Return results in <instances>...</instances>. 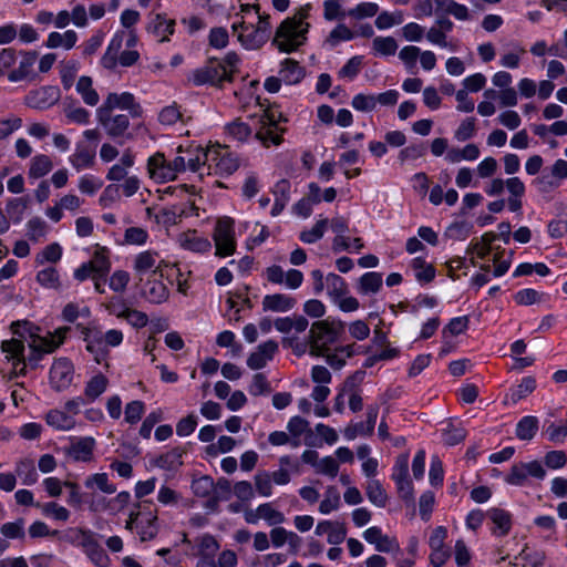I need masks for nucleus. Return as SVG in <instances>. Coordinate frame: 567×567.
Here are the masks:
<instances>
[{
  "label": "nucleus",
  "instance_id": "obj_7",
  "mask_svg": "<svg viewBox=\"0 0 567 567\" xmlns=\"http://www.w3.org/2000/svg\"><path fill=\"white\" fill-rule=\"evenodd\" d=\"M204 159H206V175L228 176L239 166L238 159L229 150L219 144L207 146Z\"/></svg>",
  "mask_w": 567,
  "mask_h": 567
},
{
  "label": "nucleus",
  "instance_id": "obj_8",
  "mask_svg": "<svg viewBox=\"0 0 567 567\" xmlns=\"http://www.w3.org/2000/svg\"><path fill=\"white\" fill-rule=\"evenodd\" d=\"M85 404L83 396H75L68 400L62 409H52L45 414V422L56 431L69 432L75 429V416Z\"/></svg>",
  "mask_w": 567,
  "mask_h": 567
},
{
  "label": "nucleus",
  "instance_id": "obj_4",
  "mask_svg": "<svg viewBox=\"0 0 567 567\" xmlns=\"http://www.w3.org/2000/svg\"><path fill=\"white\" fill-rule=\"evenodd\" d=\"M343 332V323L331 319L316 321L309 330V354L321 357L334 344Z\"/></svg>",
  "mask_w": 567,
  "mask_h": 567
},
{
  "label": "nucleus",
  "instance_id": "obj_39",
  "mask_svg": "<svg viewBox=\"0 0 567 567\" xmlns=\"http://www.w3.org/2000/svg\"><path fill=\"white\" fill-rule=\"evenodd\" d=\"M109 385V380L105 375L99 373L94 377H92L84 389V396L85 402H93L95 401L101 394H103Z\"/></svg>",
  "mask_w": 567,
  "mask_h": 567
},
{
  "label": "nucleus",
  "instance_id": "obj_23",
  "mask_svg": "<svg viewBox=\"0 0 567 567\" xmlns=\"http://www.w3.org/2000/svg\"><path fill=\"white\" fill-rule=\"evenodd\" d=\"M487 517L492 520L494 527L492 534L496 537L506 536L512 528V515L505 509L493 507L487 511Z\"/></svg>",
  "mask_w": 567,
  "mask_h": 567
},
{
  "label": "nucleus",
  "instance_id": "obj_31",
  "mask_svg": "<svg viewBox=\"0 0 567 567\" xmlns=\"http://www.w3.org/2000/svg\"><path fill=\"white\" fill-rule=\"evenodd\" d=\"M536 389V380L532 377L522 379L520 383L511 389L505 395L506 404H516L518 401L528 396Z\"/></svg>",
  "mask_w": 567,
  "mask_h": 567
},
{
  "label": "nucleus",
  "instance_id": "obj_29",
  "mask_svg": "<svg viewBox=\"0 0 567 567\" xmlns=\"http://www.w3.org/2000/svg\"><path fill=\"white\" fill-rule=\"evenodd\" d=\"M125 39V31H117L111 39L105 54L102 58V64L107 69L116 66L117 56L121 53L123 42Z\"/></svg>",
  "mask_w": 567,
  "mask_h": 567
},
{
  "label": "nucleus",
  "instance_id": "obj_19",
  "mask_svg": "<svg viewBox=\"0 0 567 567\" xmlns=\"http://www.w3.org/2000/svg\"><path fill=\"white\" fill-rule=\"evenodd\" d=\"M147 173L156 183H167L176 178L169 162L161 153H156L148 158Z\"/></svg>",
  "mask_w": 567,
  "mask_h": 567
},
{
  "label": "nucleus",
  "instance_id": "obj_26",
  "mask_svg": "<svg viewBox=\"0 0 567 567\" xmlns=\"http://www.w3.org/2000/svg\"><path fill=\"white\" fill-rule=\"evenodd\" d=\"M95 154L83 144H76L74 153L69 156V163L76 172L90 168L94 164Z\"/></svg>",
  "mask_w": 567,
  "mask_h": 567
},
{
  "label": "nucleus",
  "instance_id": "obj_61",
  "mask_svg": "<svg viewBox=\"0 0 567 567\" xmlns=\"http://www.w3.org/2000/svg\"><path fill=\"white\" fill-rule=\"evenodd\" d=\"M524 54L525 49L518 44H515L512 50L502 54L499 64L506 69H517Z\"/></svg>",
  "mask_w": 567,
  "mask_h": 567
},
{
  "label": "nucleus",
  "instance_id": "obj_27",
  "mask_svg": "<svg viewBox=\"0 0 567 567\" xmlns=\"http://www.w3.org/2000/svg\"><path fill=\"white\" fill-rule=\"evenodd\" d=\"M410 267L415 280L421 285L429 284L435 278V268L422 257L413 258Z\"/></svg>",
  "mask_w": 567,
  "mask_h": 567
},
{
  "label": "nucleus",
  "instance_id": "obj_43",
  "mask_svg": "<svg viewBox=\"0 0 567 567\" xmlns=\"http://www.w3.org/2000/svg\"><path fill=\"white\" fill-rule=\"evenodd\" d=\"M86 350L94 355L97 363H102L107 354V349L103 344L101 333L86 332L85 338Z\"/></svg>",
  "mask_w": 567,
  "mask_h": 567
},
{
  "label": "nucleus",
  "instance_id": "obj_25",
  "mask_svg": "<svg viewBox=\"0 0 567 567\" xmlns=\"http://www.w3.org/2000/svg\"><path fill=\"white\" fill-rule=\"evenodd\" d=\"M56 100V91L52 87H41L25 96V104L33 109H45Z\"/></svg>",
  "mask_w": 567,
  "mask_h": 567
},
{
  "label": "nucleus",
  "instance_id": "obj_28",
  "mask_svg": "<svg viewBox=\"0 0 567 567\" xmlns=\"http://www.w3.org/2000/svg\"><path fill=\"white\" fill-rule=\"evenodd\" d=\"M76 41L78 34L74 30H66L63 33L54 31L49 33L45 47L49 49L62 48L64 50H71L76 44Z\"/></svg>",
  "mask_w": 567,
  "mask_h": 567
},
{
  "label": "nucleus",
  "instance_id": "obj_9",
  "mask_svg": "<svg viewBox=\"0 0 567 567\" xmlns=\"http://www.w3.org/2000/svg\"><path fill=\"white\" fill-rule=\"evenodd\" d=\"M215 255L220 258L233 256L237 241L235 236V221L230 217H221L216 221L213 230Z\"/></svg>",
  "mask_w": 567,
  "mask_h": 567
},
{
  "label": "nucleus",
  "instance_id": "obj_60",
  "mask_svg": "<svg viewBox=\"0 0 567 567\" xmlns=\"http://www.w3.org/2000/svg\"><path fill=\"white\" fill-rule=\"evenodd\" d=\"M363 65V56L354 55L339 70V78L352 81L360 73Z\"/></svg>",
  "mask_w": 567,
  "mask_h": 567
},
{
  "label": "nucleus",
  "instance_id": "obj_17",
  "mask_svg": "<svg viewBox=\"0 0 567 567\" xmlns=\"http://www.w3.org/2000/svg\"><path fill=\"white\" fill-rule=\"evenodd\" d=\"M279 346L275 340H267L260 343L247 358V367L251 370L265 368L276 355Z\"/></svg>",
  "mask_w": 567,
  "mask_h": 567
},
{
  "label": "nucleus",
  "instance_id": "obj_21",
  "mask_svg": "<svg viewBox=\"0 0 567 567\" xmlns=\"http://www.w3.org/2000/svg\"><path fill=\"white\" fill-rule=\"evenodd\" d=\"M408 456H402L396 461L392 478L394 480L401 496L405 499H410L413 496V488L408 480Z\"/></svg>",
  "mask_w": 567,
  "mask_h": 567
},
{
  "label": "nucleus",
  "instance_id": "obj_20",
  "mask_svg": "<svg viewBox=\"0 0 567 567\" xmlns=\"http://www.w3.org/2000/svg\"><path fill=\"white\" fill-rule=\"evenodd\" d=\"M176 241L178 246L185 250H189L192 252H207L212 249V243L208 238L200 236L196 230L188 229L186 231L181 233Z\"/></svg>",
  "mask_w": 567,
  "mask_h": 567
},
{
  "label": "nucleus",
  "instance_id": "obj_22",
  "mask_svg": "<svg viewBox=\"0 0 567 567\" xmlns=\"http://www.w3.org/2000/svg\"><path fill=\"white\" fill-rule=\"evenodd\" d=\"M363 538L369 544L374 545L378 551L390 553L399 550L398 543L394 539L389 538L386 535H383L380 527H369L363 532Z\"/></svg>",
  "mask_w": 567,
  "mask_h": 567
},
{
  "label": "nucleus",
  "instance_id": "obj_12",
  "mask_svg": "<svg viewBox=\"0 0 567 567\" xmlns=\"http://www.w3.org/2000/svg\"><path fill=\"white\" fill-rule=\"evenodd\" d=\"M546 471L543 464L538 461H530L526 463H517L511 467L509 473L505 477V482L514 486H524L527 484L529 477L536 480H544Z\"/></svg>",
  "mask_w": 567,
  "mask_h": 567
},
{
  "label": "nucleus",
  "instance_id": "obj_16",
  "mask_svg": "<svg viewBox=\"0 0 567 567\" xmlns=\"http://www.w3.org/2000/svg\"><path fill=\"white\" fill-rule=\"evenodd\" d=\"M162 260L158 254L152 250L138 252L133 259V270L135 277L142 281L147 275H156L161 270Z\"/></svg>",
  "mask_w": 567,
  "mask_h": 567
},
{
  "label": "nucleus",
  "instance_id": "obj_6",
  "mask_svg": "<svg viewBox=\"0 0 567 567\" xmlns=\"http://www.w3.org/2000/svg\"><path fill=\"white\" fill-rule=\"evenodd\" d=\"M130 116L125 113L109 112L105 107L96 110V120L105 134L121 145L134 137L131 132Z\"/></svg>",
  "mask_w": 567,
  "mask_h": 567
},
{
  "label": "nucleus",
  "instance_id": "obj_1",
  "mask_svg": "<svg viewBox=\"0 0 567 567\" xmlns=\"http://www.w3.org/2000/svg\"><path fill=\"white\" fill-rule=\"evenodd\" d=\"M70 328L61 327L54 332L39 336L31 327L24 324L21 330H14L13 337L1 344L4 359L11 365L10 377L25 374L27 360L38 361L42 354L51 353L63 342Z\"/></svg>",
  "mask_w": 567,
  "mask_h": 567
},
{
  "label": "nucleus",
  "instance_id": "obj_55",
  "mask_svg": "<svg viewBox=\"0 0 567 567\" xmlns=\"http://www.w3.org/2000/svg\"><path fill=\"white\" fill-rule=\"evenodd\" d=\"M62 257V247L58 243H52L45 246L37 256V265H44L47 262L56 264Z\"/></svg>",
  "mask_w": 567,
  "mask_h": 567
},
{
  "label": "nucleus",
  "instance_id": "obj_49",
  "mask_svg": "<svg viewBox=\"0 0 567 567\" xmlns=\"http://www.w3.org/2000/svg\"><path fill=\"white\" fill-rule=\"evenodd\" d=\"M37 507H39L42 512V514L47 517L53 518L59 522H66L70 518V511L55 503V502H48L44 504H37Z\"/></svg>",
  "mask_w": 567,
  "mask_h": 567
},
{
  "label": "nucleus",
  "instance_id": "obj_10",
  "mask_svg": "<svg viewBox=\"0 0 567 567\" xmlns=\"http://www.w3.org/2000/svg\"><path fill=\"white\" fill-rule=\"evenodd\" d=\"M125 528L135 532L141 542L154 539L158 534V518L154 511H132L126 520Z\"/></svg>",
  "mask_w": 567,
  "mask_h": 567
},
{
  "label": "nucleus",
  "instance_id": "obj_63",
  "mask_svg": "<svg viewBox=\"0 0 567 567\" xmlns=\"http://www.w3.org/2000/svg\"><path fill=\"white\" fill-rule=\"evenodd\" d=\"M351 106L359 112H373L377 109L375 95L359 93L352 97Z\"/></svg>",
  "mask_w": 567,
  "mask_h": 567
},
{
  "label": "nucleus",
  "instance_id": "obj_30",
  "mask_svg": "<svg viewBox=\"0 0 567 567\" xmlns=\"http://www.w3.org/2000/svg\"><path fill=\"white\" fill-rule=\"evenodd\" d=\"M354 354V346L346 344L341 347H337L333 350L327 351L322 357L326 358L327 363L333 369H341L347 359L351 358Z\"/></svg>",
  "mask_w": 567,
  "mask_h": 567
},
{
  "label": "nucleus",
  "instance_id": "obj_33",
  "mask_svg": "<svg viewBox=\"0 0 567 567\" xmlns=\"http://www.w3.org/2000/svg\"><path fill=\"white\" fill-rule=\"evenodd\" d=\"M53 168V162L45 154H38L32 157L29 165L28 176L31 179H38L48 175Z\"/></svg>",
  "mask_w": 567,
  "mask_h": 567
},
{
  "label": "nucleus",
  "instance_id": "obj_50",
  "mask_svg": "<svg viewBox=\"0 0 567 567\" xmlns=\"http://www.w3.org/2000/svg\"><path fill=\"white\" fill-rule=\"evenodd\" d=\"M25 228L27 237L33 243H39L43 240L48 233V225L40 217L31 218L27 223Z\"/></svg>",
  "mask_w": 567,
  "mask_h": 567
},
{
  "label": "nucleus",
  "instance_id": "obj_48",
  "mask_svg": "<svg viewBox=\"0 0 567 567\" xmlns=\"http://www.w3.org/2000/svg\"><path fill=\"white\" fill-rule=\"evenodd\" d=\"M355 33L350 30L344 23L337 24L328 34L324 44L333 49L341 42L351 41L354 39Z\"/></svg>",
  "mask_w": 567,
  "mask_h": 567
},
{
  "label": "nucleus",
  "instance_id": "obj_37",
  "mask_svg": "<svg viewBox=\"0 0 567 567\" xmlns=\"http://www.w3.org/2000/svg\"><path fill=\"white\" fill-rule=\"evenodd\" d=\"M130 499H131V495L128 492L118 493L115 496V498L109 503V505L106 504L104 498L93 497L89 504V508L92 512H101V511H105L109 506H111V508L120 511L128 504Z\"/></svg>",
  "mask_w": 567,
  "mask_h": 567
},
{
  "label": "nucleus",
  "instance_id": "obj_5",
  "mask_svg": "<svg viewBox=\"0 0 567 567\" xmlns=\"http://www.w3.org/2000/svg\"><path fill=\"white\" fill-rule=\"evenodd\" d=\"M219 547L217 539L209 534L197 537L196 555L198 556V560L196 567H236L238 561L237 555L229 549L223 550L218 556V560L215 561V556Z\"/></svg>",
  "mask_w": 567,
  "mask_h": 567
},
{
  "label": "nucleus",
  "instance_id": "obj_53",
  "mask_svg": "<svg viewBox=\"0 0 567 567\" xmlns=\"http://www.w3.org/2000/svg\"><path fill=\"white\" fill-rule=\"evenodd\" d=\"M103 186V181L92 174H84L79 178V190L87 196H94Z\"/></svg>",
  "mask_w": 567,
  "mask_h": 567
},
{
  "label": "nucleus",
  "instance_id": "obj_32",
  "mask_svg": "<svg viewBox=\"0 0 567 567\" xmlns=\"http://www.w3.org/2000/svg\"><path fill=\"white\" fill-rule=\"evenodd\" d=\"M133 165L134 155L130 151H125L120 161L109 169L106 178L112 182H120L127 177V169Z\"/></svg>",
  "mask_w": 567,
  "mask_h": 567
},
{
  "label": "nucleus",
  "instance_id": "obj_46",
  "mask_svg": "<svg viewBox=\"0 0 567 567\" xmlns=\"http://www.w3.org/2000/svg\"><path fill=\"white\" fill-rule=\"evenodd\" d=\"M76 91L81 95L85 104L95 106L100 96L93 87L92 79L89 76H81L76 82Z\"/></svg>",
  "mask_w": 567,
  "mask_h": 567
},
{
  "label": "nucleus",
  "instance_id": "obj_52",
  "mask_svg": "<svg viewBox=\"0 0 567 567\" xmlns=\"http://www.w3.org/2000/svg\"><path fill=\"white\" fill-rule=\"evenodd\" d=\"M205 148L196 147L189 157L186 158V169L198 173L199 177L206 175V159H204Z\"/></svg>",
  "mask_w": 567,
  "mask_h": 567
},
{
  "label": "nucleus",
  "instance_id": "obj_14",
  "mask_svg": "<svg viewBox=\"0 0 567 567\" xmlns=\"http://www.w3.org/2000/svg\"><path fill=\"white\" fill-rule=\"evenodd\" d=\"M74 375V368L71 361L66 358H59L54 360L50 369V384L53 390L61 392L66 390Z\"/></svg>",
  "mask_w": 567,
  "mask_h": 567
},
{
  "label": "nucleus",
  "instance_id": "obj_15",
  "mask_svg": "<svg viewBox=\"0 0 567 567\" xmlns=\"http://www.w3.org/2000/svg\"><path fill=\"white\" fill-rule=\"evenodd\" d=\"M284 130L278 126L274 114L265 113L260 117V127L256 132V138L265 146L279 145L282 141Z\"/></svg>",
  "mask_w": 567,
  "mask_h": 567
},
{
  "label": "nucleus",
  "instance_id": "obj_42",
  "mask_svg": "<svg viewBox=\"0 0 567 567\" xmlns=\"http://www.w3.org/2000/svg\"><path fill=\"white\" fill-rule=\"evenodd\" d=\"M341 505V497L338 488L333 485L326 487L323 498L319 504V512L323 515H328L331 512L339 509Z\"/></svg>",
  "mask_w": 567,
  "mask_h": 567
},
{
  "label": "nucleus",
  "instance_id": "obj_11",
  "mask_svg": "<svg viewBox=\"0 0 567 567\" xmlns=\"http://www.w3.org/2000/svg\"><path fill=\"white\" fill-rule=\"evenodd\" d=\"M231 31L246 50H258L267 42L262 30H258L255 24L245 20V16L233 22Z\"/></svg>",
  "mask_w": 567,
  "mask_h": 567
},
{
  "label": "nucleus",
  "instance_id": "obj_24",
  "mask_svg": "<svg viewBox=\"0 0 567 567\" xmlns=\"http://www.w3.org/2000/svg\"><path fill=\"white\" fill-rule=\"evenodd\" d=\"M293 297L286 293L266 295L262 298V309L265 311L287 312L296 306Z\"/></svg>",
  "mask_w": 567,
  "mask_h": 567
},
{
  "label": "nucleus",
  "instance_id": "obj_59",
  "mask_svg": "<svg viewBox=\"0 0 567 567\" xmlns=\"http://www.w3.org/2000/svg\"><path fill=\"white\" fill-rule=\"evenodd\" d=\"M287 430L292 436V446L299 445V436L309 432V422L300 416H292L287 423Z\"/></svg>",
  "mask_w": 567,
  "mask_h": 567
},
{
  "label": "nucleus",
  "instance_id": "obj_54",
  "mask_svg": "<svg viewBox=\"0 0 567 567\" xmlns=\"http://www.w3.org/2000/svg\"><path fill=\"white\" fill-rule=\"evenodd\" d=\"M258 514L268 525L277 526L286 520L285 515L276 509L271 503H264L258 506Z\"/></svg>",
  "mask_w": 567,
  "mask_h": 567
},
{
  "label": "nucleus",
  "instance_id": "obj_3",
  "mask_svg": "<svg viewBox=\"0 0 567 567\" xmlns=\"http://www.w3.org/2000/svg\"><path fill=\"white\" fill-rule=\"evenodd\" d=\"M239 64V55L231 51L224 59H210L204 66L194 70L189 81L195 85L209 84L220 87L224 83L233 81L234 75L238 72Z\"/></svg>",
  "mask_w": 567,
  "mask_h": 567
},
{
  "label": "nucleus",
  "instance_id": "obj_38",
  "mask_svg": "<svg viewBox=\"0 0 567 567\" xmlns=\"http://www.w3.org/2000/svg\"><path fill=\"white\" fill-rule=\"evenodd\" d=\"M144 297L151 303L159 305L168 299L169 291L164 282L154 279L147 282Z\"/></svg>",
  "mask_w": 567,
  "mask_h": 567
},
{
  "label": "nucleus",
  "instance_id": "obj_40",
  "mask_svg": "<svg viewBox=\"0 0 567 567\" xmlns=\"http://www.w3.org/2000/svg\"><path fill=\"white\" fill-rule=\"evenodd\" d=\"M84 486L91 491H100L104 494H113L116 491L114 484L109 480L106 473H95L84 480Z\"/></svg>",
  "mask_w": 567,
  "mask_h": 567
},
{
  "label": "nucleus",
  "instance_id": "obj_34",
  "mask_svg": "<svg viewBox=\"0 0 567 567\" xmlns=\"http://www.w3.org/2000/svg\"><path fill=\"white\" fill-rule=\"evenodd\" d=\"M280 78L287 84H297L299 83L303 76L305 71L303 68L299 65V63L291 59H285L281 62V69L279 71Z\"/></svg>",
  "mask_w": 567,
  "mask_h": 567
},
{
  "label": "nucleus",
  "instance_id": "obj_56",
  "mask_svg": "<svg viewBox=\"0 0 567 567\" xmlns=\"http://www.w3.org/2000/svg\"><path fill=\"white\" fill-rule=\"evenodd\" d=\"M93 266V269L96 274L103 277L109 272L111 268V262L109 259V251L105 247H97L93 254V258L89 261Z\"/></svg>",
  "mask_w": 567,
  "mask_h": 567
},
{
  "label": "nucleus",
  "instance_id": "obj_51",
  "mask_svg": "<svg viewBox=\"0 0 567 567\" xmlns=\"http://www.w3.org/2000/svg\"><path fill=\"white\" fill-rule=\"evenodd\" d=\"M372 50L382 56L393 55L398 50V43L392 37H375L372 41Z\"/></svg>",
  "mask_w": 567,
  "mask_h": 567
},
{
  "label": "nucleus",
  "instance_id": "obj_35",
  "mask_svg": "<svg viewBox=\"0 0 567 567\" xmlns=\"http://www.w3.org/2000/svg\"><path fill=\"white\" fill-rule=\"evenodd\" d=\"M382 275L370 271L363 274L358 282V292L363 296L375 295L382 288Z\"/></svg>",
  "mask_w": 567,
  "mask_h": 567
},
{
  "label": "nucleus",
  "instance_id": "obj_18",
  "mask_svg": "<svg viewBox=\"0 0 567 567\" xmlns=\"http://www.w3.org/2000/svg\"><path fill=\"white\" fill-rule=\"evenodd\" d=\"M95 445L92 436L73 437L66 447V455L75 462H91Z\"/></svg>",
  "mask_w": 567,
  "mask_h": 567
},
{
  "label": "nucleus",
  "instance_id": "obj_41",
  "mask_svg": "<svg viewBox=\"0 0 567 567\" xmlns=\"http://www.w3.org/2000/svg\"><path fill=\"white\" fill-rule=\"evenodd\" d=\"M16 474L24 485H33L39 480L34 462L30 458H23L17 463Z\"/></svg>",
  "mask_w": 567,
  "mask_h": 567
},
{
  "label": "nucleus",
  "instance_id": "obj_44",
  "mask_svg": "<svg viewBox=\"0 0 567 567\" xmlns=\"http://www.w3.org/2000/svg\"><path fill=\"white\" fill-rule=\"evenodd\" d=\"M365 494L370 503L377 507H384L388 503V494L378 480H370L365 485Z\"/></svg>",
  "mask_w": 567,
  "mask_h": 567
},
{
  "label": "nucleus",
  "instance_id": "obj_57",
  "mask_svg": "<svg viewBox=\"0 0 567 567\" xmlns=\"http://www.w3.org/2000/svg\"><path fill=\"white\" fill-rule=\"evenodd\" d=\"M404 21V14L402 11H382L378 14L374 23L379 30H386L394 25H399Z\"/></svg>",
  "mask_w": 567,
  "mask_h": 567
},
{
  "label": "nucleus",
  "instance_id": "obj_64",
  "mask_svg": "<svg viewBox=\"0 0 567 567\" xmlns=\"http://www.w3.org/2000/svg\"><path fill=\"white\" fill-rule=\"evenodd\" d=\"M379 11V6L374 2H360L348 11V16L354 19H364L374 17Z\"/></svg>",
  "mask_w": 567,
  "mask_h": 567
},
{
  "label": "nucleus",
  "instance_id": "obj_13",
  "mask_svg": "<svg viewBox=\"0 0 567 567\" xmlns=\"http://www.w3.org/2000/svg\"><path fill=\"white\" fill-rule=\"evenodd\" d=\"M100 107H105L109 112H115V110L127 111L133 118L141 117L143 114L141 104L130 92L109 93Z\"/></svg>",
  "mask_w": 567,
  "mask_h": 567
},
{
  "label": "nucleus",
  "instance_id": "obj_45",
  "mask_svg": "<svg viewBox=\"0 0 567 567\" xmlns=\"http://www.w3.org/2000/svg\"><path fill=\"white\" fill-rule=\"evenodd\" d=\"M539 421L536 416L527 415L516 425V436L523 441H530L537 433Z\"/></svg>",
  "mask_w": 567,
  "mask_h": 567
},
{
  "label": "nucleus",
  "instance_id": "obj_62",
  "mask_svg": "<svg viewBox=\"0 0 567 567\" xmlns=\"http://www.w3.org/2000/svg\"><path fill=\"white\" fill-rule=\"evenodd\" d=\"M208 43L212 48L221 50L229 43V34L224 27L212 28L208 33Z\"/></svg>",
  "mask_w": 567,
  "mask_h": 567
},
{
  "label": "nucleus",
  "instance_id": "obj_47",
  "mask_svg": "<svg viewBox=\"0 0 567 567\" xmlns=\"http://www.w3.org/2000/svg\"><path fill=\"white\" fill-rule=\"evenodd\" d=\"M182 456L183 451L176 447L156 457L154 465L166 471H174L182 465Z\"/></svg>",
  "mask_w": 567,
  "mask_h": 567
},
{
  "label": "nucleus",
  "instance_id": "obj_58",
  "mask_svg": "<svg viewBox=\"0 0 567 567\" xmlns=\"http://www.w3.org/2000/svg\"><path fill=\"white\" fill-rule=\"evenodd\" d=\"M326 286L328 295L334 301L337 298L347 293V284L340 276L336 274H328L326 277Z\"/></svg>",
  "mask_w": 567,
  "mask_h": 567
},
{
  "label": "nucleus",
  "instance_id": "obj_36",
  "mask_svg": "<svg viewBox=\"0 0 567 567\" xmlns=\"http://www.w3.org/2000/svg\"><path fill=\"white\" fill-rule=\"evenodd\" d=\"M174 20L156 14L148 24V31L158 37L159 41L164 42L168 40V35L174 33Z\"/></svg>",
  "mask_w": 567,
  "mask_h": 567
},
{
  "label": "nucleus",
  "instance_id": "obj_2",
  "mask_svg": "<svg viewBox=\"0 0 567 567\" xmlns=\"http://www.w3.org/2000/svg\"><path fill=\"white\" fill-rule=\"evenodd\" d=\"M311 6L305 4L292 17L286 18L277 28L272 44L282 53H291L303 45L310 24L306 21Z\"/></svg>",
  "mask_w": 567,
  "mask_h": 567
}]
</instances>
